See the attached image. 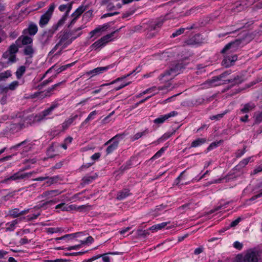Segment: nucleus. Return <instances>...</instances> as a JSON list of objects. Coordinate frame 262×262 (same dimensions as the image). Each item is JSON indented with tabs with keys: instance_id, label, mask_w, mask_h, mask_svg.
Here are the masks:
<instances>
[{
	"instance_id": "37",
	"label": "nucleus",
	"mask_w": 262,
	"mask_h": 262,
	"mask_svg": "<svg viewBox=\"0 0 262 262\" xmlns=\"http://www.w3.org/2000/svg\"><path fill=\"white\" fill-rule=\"evenodd\" d=\"M251 158H248L243 160L239 164V166L244 167L250 161Z\"/></svg>"
},
{
	"instance_id": "25",
	"label": "nucleus",
	"mask_w": 262,
	"mask_h": 262,
	"mask_svg": "<svg viewBox=\"0 0 262 262\" xmlns=\"http://www.w3.org/2000/svg\"><path fill=\"white\" fill-rule=\"evenodd\" d=\"M129 194V191L128 190L125 189L122 191L119 192L117 196V198L118 200H123Z\"/></svg>"
},
{
	"instance_id": "23",
	"label": "nucleus",
	"mask_w": 262,
	"mask_h": 262,
	"mask_svg": "<svg viewBox=\"0 0 262 262\" xmlns=\"http://www.w3.org/2000/svg\"><path fill=\"white\" fill-rule=\"evenodd\" d=\"M206 142V139L204 138H199L194 140L192 143L191 146L192 147H196L201 146Z\"/></svg>"
},
{
	"instance_id": "59",
	"label": "nucleus",
	"mask_w": 262,
	"mask_h": 262,
	"mask_svg": "<svg viewBox=\"0 0 262 262\" xmlns=\"http://www.w3.org/2000/svg\"><path fill=\"white\" fill-rule=\"evenodd\" d=\"M69 126V124L67 123L66 121H64L62 124V127L64 129L67 128Z\"/></svg>"
},
{
	"instance_id": "3",
	"label": "nucleus",
	"mask_w": 262,
	"mask_h": 262,
	"mask_svg": "<svg viewBox=\"0 0 262 262\" xmlns=\"http://www.w3.org/2000/svg\"><path fill=\"white\" fill-rule=\"evenodd\" d=\"M16 53V45H12L9 50L5 52L3 55V57L7 59L8 62H14L15 60V56Z\"/></svg>"
},
{
	"instance_id": "6",
	"label": "nucleus",
	"mask_w": 262,
	"mask_h": 262,
	"mask_svg": "<svg viewBox=\"0 0 262 262\" xmlns=\"http://www.w3.org/2000/svg\"><path fill=\"white\" fill-rule=\"evenodd\" d=\"M108 28V25L107 24H104L101 26H99L96 29L90 32V38H93L96 36L94 39L96 38L98 36H100L104 32H105Z\"/></svg>"
},
{
	"instance_id": "46",
	"label": "nucleus",
	"mask_w": 262,
	"mask_h": 262,
	"mask_svg": "<svg viewBox=\"0 0 262 262\" xmlns=\"http://www.w3.org/2000/svg\"><path fill=\"white\" fill-rule=\"evenodd\" d=\"M7 86H0V94H5L8 93Z\"/></svg>"
},
{
	"instance_id": "49",
	"label": "nucleus",
	"mask_w": 262,
	"mask_h": 262,
	"mask_svg": "<svg viewBox=\"0 0 262 262\" xmlns=\"http://www.w3.org/2000/svg\"><path fill=\"white\" fill-rule=\"evenodd\" d=\"M219 143V142H217L216 143L215 142L212 143L208 147V150H210L215 148L217 146V144Z\"/></svg>"
},
{
	"instance_id": "10",
	"label": "nucleus",
	"mask_w": 262,
	"mask_h": 262,
	"mask_svg": "<svg viewBox=\"0 0 262 262\" xmlns=\"http://www.w3.org/2000/svg\"><path fill=\"white\" fill-rule=\"evenodd\" d=\"M177 114L178 113L177 112L172 111L168 114L160 116L159 117L155 119L154 122L158 124H162L169 118L176 116Z\"/></svg>"
},
{
	"instance_id": "19",
	"label": "nucleus",
	"mask_w": 262,
	"mask_h": 262,
	"mask_svg": "<svg viewBox=\"0 0 262 262\" xmlns=\"http://www.w3.org/2000/svg\"><path fill=\"white\" fill-rule=\"evenodd\" d=\"M83 235V232H76V233H74L66 234V235H65L63 236H61L60 237H58L56 239V240H61V239H64L67 237H69L71 239H72V238L80 237V236Z\"/></svg>"
},
{
	"instance_id": "32",
	"label": "nucleus",
	"mask_w": 262,
	"mask_h": 262,
	"mask_svg": "<svg viewBox=\"0 0 262 262\" xmlns=\"http://www.w3.org/2000/svg\"><path fill=\"white\" fill-rule=\"evenodd\" d=\"M82 246V244H81V243H80L79 244L76 245L69 246L67 248V249L68 250H77L80 249Z\"/></svg>"
},
{
	"instance_id": "52",
	"label": "nucleus",
	"mask_w": 262,
	"mask_h": 262,
	"mask_svg": "<svg viewBox=\"0 0 262 262\" xmlns=\"http://www.w3.org/2000/svg\"><path fill=\"white\" fill-rule=\"evenodd\" d=\"M72 137H68L66 139H65L64 142L68 145H69L72 141Z\"/></svg>"
},
{
	"instance_id": "60",
	"label": "nucleus",
	"mask_w": 262,
	"mask_h": 262,
	"mask_svg": "<svg viewBox=\"0 0 262 262\" xmlns=\"http://www.w3.org/2000/svg\"><path fill=\"white\" fill-rule=\"evenodd\" d=\"M38 8H41V7H43L45 6V3L44 2H39L38 4Z\"/></svg>"
},
{
	"instance_id": "40",
	"label": "nucleus",
	"mask_w": 262,
	"mask_h": 262,
	"mask_svg": "<svg viewBox=\"0 0 262 262\" xmlns=\"http://www.w3.org/2000/svg\"><path fill=\"white\" fill-rule=\"evenodd\" d=\"M184 31V28H181V29H179L178 30H177L176 32L173 33L172 34V36L174 37L178 35H179L181 34L182 33H183Z\"/></svg>"
},
{
	"instance_id": "42",
	"label": "nucleus",
	"mask_w": 262,
	"mask_h": 262,
	"mask_svg": "<svg viewBox=\"0 0 262 262\" xmlns=\"http://www.w3.org/2000/svg\"><path fill=\"white\" fill-rule=\"evenodd\" d=\"M77 117V115H75L70 118H69L68 120H67L66 121H65L67 123H68L69 124V125L70 126L73 122V121L76 119V118Z\"/></svg>"
},
{
	"instance_id": "54",
	"label": "nucleus",
	"mask_w": 262,
	"mask_h": 262,
	"mask_svg": "<svg viewBox=\"0 0 262 262\" xmlns=\"http://www.w3.org/2000/svg\"><path fill=\"white\" fill-rule=\"evenodd\" d=\"M130 229V227H126L124 229H122L120 231V233L121 234H124L125 233H126L127 231H128V230H129Z\"/></svg>"
},
{
	"instance_id": "20",
	"label": "nucleus",
	"mask_w": 262,
	"mask_h": 262,
	"mask_svg": "<svg viewBox=\"0 0 262 262\" xmlns=\"http://www.w3.org/2000/svg\"><path fill=\"white\" fill-rule=\"evenodd\" d=\"M168 223L167 222H163L160 224H156L151 226L149 229L153 232H156L164 228Z\"/></svg>"
},
{
	"instance_id": "36",
	"label": "nucleus",
	"mask_w": 262,
	"mask_h": 262,
	"mask_svg": "<svg viewBox=\"0 0 262 262\" xmlns=\"http://www.w3.org/2000/svg\"><path fill=\"white\" fill-rule=\"evenodd\" d=\"M85 10V7L83 6L79 7L75 11L78 15H81Z\"/></svg>"
},
{
	"instance_id": "57",
	"label": "nucleus",
	"mask_w": 262,
	"mask_h": 262,
	"mask_svg": "<svg viewBox=\"0 0 262 262\" xmlns=\"http://www.w3.org/2000/svg\"><path fill=\"white\" fill-rule=\"evenodd\" d=\"M101 256V255L94 256L91 259L89 260V262H91L93 260H96V259L100 258Z\"/></svg>"
},
{
	"instance_id": "50",
	"label": "nucleus",
	"mask_w": 262,
	"mask_h": 262,
	"mask_svg": "<svg viewBox=\"0 0 262 262\" xmlns=\"http://www.w3.org/2000/svg\"><path fill=\"white\" fill-rule=\"evenodd\" d=\"M9 215L12 216V217H16V210L13 209L9 211Z\"/></svg>"
},
{
	"instance_id": "5",
	"label": "nucleus",
	"mask_w": 262,
	"mask_h": 262,
	"mask_svg": "<svg viewBox=\"0 0 262 262\" xmlns=\"http://www.w3.org/2000/svg\"><path fill=\"white\" fill-rule=\"evenodd\" d=\"M169 87V84H168L167 85L164 86H159L158 88L156 86H154L148 89H147L143 91L141 94H151V95L147 97L145 99L142 100L141 102H144L145 100H147L149 98H150L151 96L157 94L160 91H164L165 90H168Z\"/></svg>"
},
{
	"instance_id": "14",
	"label": "nucleus",
	"mask_w": 262,
	"mask_h": 262,
	"mask_svg": "<svg viewBox=\"0 0 262 262\" xmlns=\"http://www.w3.org/2000/svg\"><path fill=\"white\" fill-rule=\"evenodd\" d=\"M19 40L21 42V44L24 46L32 45V37L26 34H24L23 32V34L19 37Z\"/></svg>"
},
{
	"instance_id": "26",
	"label": "nucleus",
	"mask_w": 262,
	"mask_h": 262,
	"mask_svg": "<svg viewBox=\"0 0 262 262\" xmlns=\"http://www.w3.org/2000/svg\"><path fill=\"white\" fill-rule=\"evenodd\" d=\"M16 224V220L13 221L10 223H8L6 224V230L13 231L15 229V226Z\"/></svg>"
},
{
	"instance_id": "58",
	"label": "nucleus",
	"mask_w": 262,
	"mask_h": 262,
	"mask_svg": "<svg viewBox=\"0 0 262 262\" xmlns=\"http://www.w3.org/2000/svg\"><path fill=\"white\" fill-rule=\"evenodd\" d=\"M26 212V211H21V212H20L19 214L17 213V220H21V215L22 214H24L25 212Z\"/></svg>"
},
{
	"instance_id": "7",
	"label": "nucleus",
	"mask_w": 262,
	"mask_h": 262,
	"mask_svg": "<svg viewBox=\"0 0 262 262\" xmlns=\"http://www.w3.org/2000/svg\"><path fill=\"white\" fill-rule=\"evenodd\" d=\"M179 74V72L176 69H171L162 74L160 78V80L163 82H166L172 79Z\"/></svg>"
},
{
	"instance_id": "35",
	"label": "nucleus",
	"mask_w": 262,
	"mask_h": 262,
	"mask_svg": "<svg viewBox=\"0 0 262 262\" xmlns=\"http://www.w3.org/2000/svg\"><path fill=\"white\" fill-rule=\"evenodd\" d=\"M26 68L24 66H21L17 70V79L19 78L20 76H21L25 72Z\"/></svg>"
},
{
	"instance_id": "24",
	"label": "nucleus",
	"mask_w": 262,
	"mask_h": 262,
	"mask_svg": "<svg viewBox=\"0 0 262 262\" xmlns=\"http://www.w3.org/2000/svg\"><path fill=\"white\" fill-rule=\"evenodd\" d=\"M17 148H19V150L22 149L23 151H28L30 149V144H27L26 141H24L19 144H17Z\"/></svg>"
},
{
	"instance_id": "53",
	"label": "nucleus",
	"mask_w": 262,
	"mask_h": 262,
	"mask_svg": "<svg viewBox=\"0 0 262 262\" xmlns=\"http://www.w3.org/2000/svg\"><path fill=\"white\" fill-rule=\"evenodd\" d=\"M224 114H219L217 115H216V116H212V117H210V119L213 120V119H219V118H221L223 117Z\"/></svg>"
},
{
	"instance_id": "45",
	"label": "nucleus",
	"mask_w": 262,
	"mask_h": 262,
	"mask_svg": "<svg viewBox=\"0 0 262 262\" xmlns=\"http://www.w3.org/2000/svg\"><path fill=\"white\" fill-rule=\"evenodd\" d=\"M233 246H234V247L236 248V249H241L242 247H243V245L242 243H241L240 242H235L233 244Z\"/></svg>"
},
{
	"instance_id": "2",
	"label": "nucleus",
	"mask_w": 262,
	"mask_h": 262,
	"mask_svg": "<svg viewBox=\"0 0 262 262\" xmlns=\"http://www.w3.org/2000/svg\"><path fill=\"white\" fill-rule=\"evenodd\" d=\"M236 262H258V255L255 252L249 250L244 255H238Z\"/></svg>"
},
{
	"instance_id": "12",
	"label": "nucleus",
	"mask_w": 262,
	"mask_h": 262,
	"mask_svg": "<svg viewBox=\"0 0 262 262\" xmlns=\"http://www.w3.org/2000/svg\"><path fill=\"white\" fill-rule=\"evenodd\" d=\"M110 144V145L106 149V152L109 154L113 152L118 146V140L117 137H114L105 143V144Z\"/></svg>"
},
{
	"instance_id": "38",
	"label": "nucleus",
	"mask_w": 262,
	"mask_h": 262,
	"mask_svg": "<svg viewBox=\"0 0 262 262\" xmlns=\"http://www.w3.org/2000/svg\"><path fill=\"white\" fill-rule=\"evenodd\" d=\"M16 87V81H13L8 86H7L8 90H14Z\"/></svg>"
},
{
	"instance_id": "22",
	"label": "nucleus",
	"mask_w": 262,
	"mask_h": 262,
	"mask_svg": "<svg viewBox=\"0 0 262 262\" xmlns=\"http://www.w3.org/2000/svg\"><path fill=\"white\" fill-rule=\"evenodd\" d=\"M63 231V229L61 227H50L47 229V232L49 234L61 233Z\"/></svg>"
},
{
	"instance_id": "43",
	"label": "nucleus",
	"mask_w": 262,
	"mask_h": 262,
	"mask_svg": "<svg viewBox=\"0 0 262 262\" xmlns=\"http://www.w3.org/2000/svg\"><path fill=\"white\" fill-rule=\"evenodd\" d=\"M101 154L99 152L95 153L91 156V159L94 161L97 160L100 157Z\"/></svg>"
},
{
	"instance_id": "64",
	"label": "nucleus",
	"mask_w": 262,
	"mask_h": 262,
	"mask_svg": "<svg viewBox=\"0 0 262 262\" xmlns=\"http://www.w3.org/2000/svg\"><path fill=\"white\" fill-rule=\"evenodd\" d=\"M68 144L65 143L64 142L61 145V147L64 149H66L67 148Z\"/></svg>"
},
{
	"instance_id": "1",
	"label": "nucleus",
	"mask_w": 262,
	"mask_h": 262,
	"mask_svg": "<svg viewBox=\"0 0 262 262\" xmlns=\"http://www.w3.org/2000/svg\"><path fill=\"white\" fill-rule=\"evenodd\" d=\"M114 33L115 32L107 34L95 41L90 46L91 50L95 51L100 50L102 48L105 47L108 42L113 40Z\"/></svg>"
},
{
	"instance_id": "34",
	"label": "nucleus",
	"mask_w": 262,
	"mask_h": 262,
	"mask_svg": "<svg viewBox=\"0 0 262 262\" xmlns=\"http://www.w3.org/2000/svg\"><path fill=\"white\" fill-rule=\"evenodd\" d=\"M164 149L163 148H162L160 150L156 152V154L152 157V159H156L157 158H159L161 156L162 154L164 152Z\"/></svg>"
},
{
	"instance_id": "63",
	"label": "nucleus",
	"mask_w": 262,
	"mask_h": 262,
	"mask_svg": "<svg viewBox=\"0 0 262 262\" xmlns=\"http://www.w3.org/2000/svg\"><path fill=\"white\" fill-rule=\"evenodd\" d=\"M8 261L9 262H16L15 259L13 257H10L9 258Z\"/></svg>"
},
{
	"instance_id": "30",
	"label": "nucleus",
	"mask_w": 262,
	"mask_h": 262,
	"mask_svg": "<svg viewBox=\"0 0 262 262\" xmlns=\"http://www.w3.org/2000/svg\"><path fill=\"white\" fill-rule=\"evenodd\" d=\"M11 76L10 72L9 71L0 73V81L5 80Z\"/></svg>"
},
{
	"instance_id": "29",
	"label": "nucleus",
	"mask_w": 262,
	"mask_h": 262,
	"mask_svg": "<svg viewBox=\"0 0 262 262\" xmlns=\"http://www.w3.org/2000/svg\"><path fill=\"white\" fill-rule=\"evenodd\" d=\"M129 75H130V74H127V75H126L125 76H122L121 77L118 78L112 81L111 82H110L109 83H105V84H102L101 85V86H107V85H110V84H113L116 83H117L118 81L123 80L124 79H125L127 77H128Z\"/></svg>"
},
{
	"instance_id": "48",
	"label": "nucleus",
	"mask_w": 262,
	"mask_h": 262,
	"mask_svg": "<svg viewBox=\"0 0 262 262\" xmlns=\"http://www.w3.org/2000/svg\"><path fill=\"white\" fill-rule=\"evenodd\" d=\"M79 16L80 15H78V13H77V12L75 11L72 15L73 20L71 21V24H73Z\"/></svg>"
},
{
	"instance_id": "55",
	"label": "nucleus",
	"mask_w": 262,
	"mask_h": 262,
	"mask_svg": "<svg viewBox=\"0 0 262 262\" xmlns=\"http://www.w3.org/2000/svg\"><path fill=\"white\" fill-rule=\"evenodd\" d=\"M202 252V248L200 247V248H198L195 249L194 252L195 254H199L201 253Z\"/></svg>"
},
{
	"instance_id": "18",
	"label": "nucleus",
	"mask_w": 262,
	"mask_h": 262,
	"mask_svg": "<svg viewBox=\"0 0 262 262\" xmlns=\"http://www.w3.org/2000/svg\"><path fill=\"white\" fill-rule=\"evenodd\" d=\"M75 208L76 207L73 205H68L64 203L58 204L56 206V209H60L62 211H70L75 209Z\"/></svg>"
},
{
	"instance_id": "33",
	"label": "nucleus",
	"mask_w": 262,
	"mask_h": 262,
	"mask_svg": "<svg viewBox=\"0 0 262 262\" xmlns=\"http://www.w3.org/2000/svg\"><path fill=\"white\" fill-rule=\"evenodd\" d=\"M204 84H205L204 87H206V88L214 86L217 85V84L215 83V79H212L211 80L207 81Z\"/></svg>"
},
{
	"instance_id": "9",
	"label": "nucleus",
	"mask_w": 262,
	"mask_h": 262,
	"mask_svg": "<svg viewBox=\"0 0 262 262\" xmlns=\"http://www.w3.org/2000/svg\"><path fill=\"white\" fill-rule=\"evenodd\" d=\"M28 214L24 217L26 221H31L36 219L40 214V210L39 208H35L28 211Z\"/></svg>"
},
{
	"instance_id": "4",
	"label": "nucleus",
	"mask_w": 262,
	"mask_h": 262,
	"mask_svg": "<svg viewBox=\"0 0 262 262\" xmlns=\"http://www.w3.org/2000/svg\"><path fill=\"white\" fill-rule=\"evenodd\" d=\"M55 7V6L54 4L51 5L47 12L41 16L39 20V25L40 26H43L47 24L52 15Z\"/></svg>"
},
{
	"instance_id": "62",
	"label": "nucleus",
	"mask_w": 262,
	"mask_h": 262,
	"mask_svg": "<svg viewBox=\"0 0 262 262\" xmlns=\"http://www.w3.org/2000/svg\"><path fill=\"white\" fill-rule=\"evenodd\" d=\"M10 157H8V156H7V157H5L3 158H2L0 159V162H2V161H5V160H8L9 158H10Z\"/></svg>"
},
{
	"instance_id": "47",
	"label": "nucleus",
	"mask_w": 262,
	"mask_h": 262,
	"mask_svg": "<svg viewBox=\"0 0 262 262\" xmlns=\"http://www.w3.org/2000/svg\"><path fill=\"white\" fill-rule=\"evenodd\" d=\"M101 256V257L102 258V260L103 262H110V259L109 256L107 255V254H105Z\"/></svg>"
},
{
	"instance_id": "51",
	"label": "nucleus",
	"mask_w": 262,
	"mask_h": 262,
	"mask_svg": "<svg viewBox=\"0 0 262 262\" xmlns=\"http://www.w3.org/2000/svg\"><path fill=\"white\" fill-rule=\"evenodd\" d=\"M262 171V167L260 166H259L257 168H256L253 171V174H256L259 172Z\"/></svg>"
},
{
	"instance_id": "21",
	"label": "nucleus",
	"mask_w": 262,
	"mask_h": 262,
	"mask_svg": "<svg viewBox=\"0 0 262 262\" xmlns=\"http://www.w3.org/2000/svg\"><path fill=\"white\" fill-rule=\"evenodd\" d=\"M235 45L234 42L230 43L227 45L225 48L222 50L223 53H229L230 52H232L235 50Z\"/></svg>"
},
{
	"instance_id": "56",
	"label": "nucleus",
	"mask_w": 262,
	"mask_h": 262,
	"mask_svg": "<svg viewBox=\"0 0 262 262\" xmlns=\"http://www.w3.org/2000/svg\"><path fill=\"white\" fill-rule=\"evenodd\" d=\"M7 254L6 251L0 250V258H3Z\"/></svg>"
},
{
	"instance_id": "28",
	"label": "nucleus",
	"mask_w": 262,
	"mask_h": 262,
	"mask_svg": "<svg viewBox=\"0 0 262 262\" xmlns=\"http://www.w3.org/2000/svg\"><path fill=\"white\" fill-rule=\"evenodd\" d=\"M254 105L253 104H246L244 106L243 108H242L241 112H242L243 113H247L250 110H252V108H254Z\"/></svg>"
},
{
	"instance_id": "15",
	"label": "nucleus",
	"mask_w": 262,
	"mask_h": 262,
	"mask_svg": "<svg viewBox=\"0 0 262 262\" xmlns=\"http://www.w3.org/2000/svg\"><path fill=\"white\" fill-rule=\"evenodd\" d=\"M55 106H52L50 108L47 110L43 111L41 114H40L38 116H36L35 117L34 121H40L46 118V116L50 115L51 112L55 108Z\"/></svg>"
},
{
	"instance_id": "11",
	"label": "nucleus",
	"mask_w": 262,
	"mask_h": 262,
	"mask_svg": "<svg viewBox=\"0 0 262 262\" xmlns=\"http://www.w3.org/2000/svg\"><path fill=\"white\" fill-rule=\"evenodd\" d=\"M38 28L37 25L34 23H31L29 24L27 28L23 30V32L24 34L33 37L36 34Z\"/></svg>"
},
{
	"instance_id": "27",
	"label": "nucleus",
	"mask_w": 262,
	"mask_h": 262,
	"mask_svg": "<svg viewBox=\"0 0 262 262\" xmlns=\"http://www.w3.org/2000/svg\"><path fill=\"white\" fill-rule=\"evenodd\" d=\"M98 114V112L97 111H94L92 112L88 116V117L85 119L84 121L82 123V124L86 123L89 121L93 120L96 115Z\"/></svg>"
},
{
	"instance_id": "61",
	"label": "nucleus",
	"mask_w": 262,
	"mask_h": 262,
	"mask_svg": "<svg viewBox=\"0 0 262 262\" xmlns=\"http://www.w3.org/2000/svg\"><path fill=\"white\" fill-rule=\"evenodd\" d=\"M248 118V115H246L244 117L241 118V120L242 121L245 122V121H246L247 120Z\"/></svg>"
},
{
	"instance_id": "31",
	"label": "nucleus",
	"mask_w": 262,
	"mask_h": 262,
	"mask_svg": "<svg viewBox=\"0 0 262 262\" xmlns=\"http://www.w3.org/2000/svg\"><path fill=\"white\" fill-rule=\"evenodd\" d=\"M94 238L91 236H88L85 240L84 241H80V243L82 244V245H87V244H91L94 242Z\"/></svg>"
},
{
	"instance_id": "17",
	"label": "nucleus",
	"mask_w": 262,
	"mask_h": 262,
	"mask_svg": "<svg viewBox=\"0 0 262 262\" xmlns=\"http://www.w3.org/2000/svg\"><path fill=\"white\" fill-rule=\"evenodd\" d=\"M23 52L27 57H32L35 53V49L32 45L25 46Z\"/></svg>"
},
{
	"instance_id": "16",
	"label": "nucleus",
	"mask_w": 262,
	"mask_h": 262,
	"mask_svg": "<svg viewBox=\"0 0 262 262\" xmlns=\"http://www.w3.org/2000/svg\"><path fill=\"white\" fill-rule=\"evenodd\" d=\"M237 59L236 55H232L231 56H228L225 57L224 59L222 61V64L226 67H228L232 65L233 63Z\"/></svg>"
},
{
	"instance_id": "13",
	"label": "nucleus",
	"mask_w": 262,
	"mask_h": 262,
	"mask_svg": "<svg viewBox=\"0 0 262 262\" xmlns=\"http://www.w3.org/2000/svg\"><path fill=\"white\" fill-rule=\"evenodd\" d=\"M72 3H68L67 4H63L61 5L59 7V9L60 11L64 12L66 11L65 15L62 17V18L59 21L60 24L63 23L64 21L66 20L67 16L68 15L69 12L72 9Z\"/></svg>"
},
{
	"instance_id": "44",
	"label": "nucleus",
	"mask_w": 262,
	"mask_h": 262,
	"mask_svg": "<svg viewBox=\"0 0 262 262\" xmlns=\"http://www.w3.org/2000/svg\"><path fill=\"white\" fill-rule=\"evenodd\" d=\"M144 134V132H139L135 134L133 137V140H137L141 138Z\"/></svg>"
},
{
	"instance_id": "41",
	"label": "nucleus",
	"mask_w": 262,
	"mask_h": 262,
	"mask_svg": "<svg viewBox=\"0 0 262 262\" xmlns=\"http://www.w3.org/2000/svg\"><path fill=\"white\" fill-rule=\"evenodd\" d=\"M130 82H129H129H123L119 86L115 88V90L116 91L119 90L125 87V86L128 85V84H130Z\"/></svg>"
},
{
	"instance_id": "8",
	"label": "nucleus",
	"mask_w": 262,
	"mask_h": 262,
	"mask_svg": "<svg viewBox=\"0 0 262 262\" xmlns=\"http://www.w3.org/2000/svg\"><path fill=\"white\" fill-rule=\"evenodd\" d=\"M115 66V64L113 63L106 67H98L93 70L90 71L88 73L89 75H91L92 76H94L106 72L109 69L113 68Z\"/></svg>"
},
{
	"instance_id": "39",
	"label": "nucleus",
	"mask_w": 262,
	"mask_h": 262,
	"mask_svg": "<svg viewBox=\"0 0 262 262\" xmlns=\"http://www.w3.org/2000/svg\"><path fill=\"white\" fill-rule=\"evenodd\" d=\"M241 221V218H240V217L237 218V219H236L235 220L232 221L229 227H235V226H236L239 223V222Z\"/></svg>"
}]
</instances>
